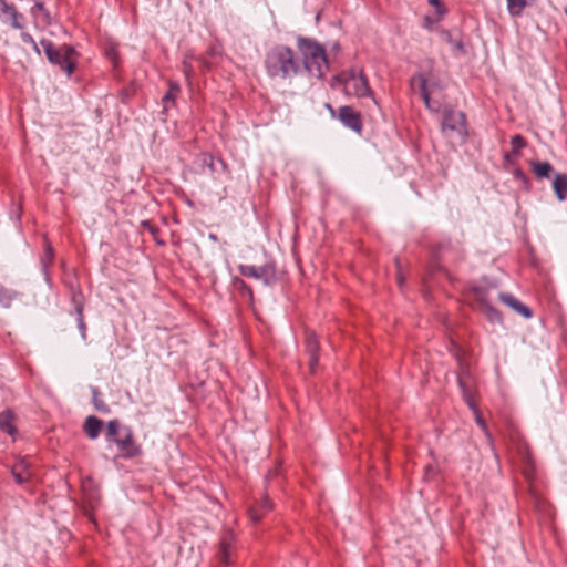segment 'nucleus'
Instances as JSON below:
<instances>
[{"mask_svg":"<svg viewBox=\"0 0 567 567\" xmlns=\"http://www.w3.org/2000/svg\"><path fill=\"white\" fill-rule=\"evenodd\" d=\"M265 69L272 79L287 80L297 76L302 68L298 54L292 48L276 44L265 54Z\"/></svg>","mask_w":567,"mask_h":567,"instance_id":"nucleus-1","label":"nucleus"},{"mask_svg":"<svg viewBox=\"0 0 567 567\" xmlns=\"http://www.w3.org/2000/svg\"><path fill=\"white\" fill-rule=\"evenodd\" d=\"M297 49L302 56L303 69L313 78H323L328 70L324 48L312 39L299 37Z\"/></svg>","mask_w":567,"mask_h":567,"instance_id":"nucleus-2","label":"nucleus"},{"mask_svg":"<svg viewBox=\"0 0 567 567\" xmlns=\"http://www.w3.org/2000/svg\"><path fill=\"white\" fill-rule=\"evenodd\" d=\"M105 436L109 442L116 445L123 457L132 458L142 453L141 446L134 440L133 431L123 426L116 419L107 422Z\"/></svg>","mask_w":567,"mask_h":567,"instance_id":"nucleus-3","label":"nucleus"},{"mask_svg":"<svg viewBox=\"0 0 567 567\" xmlns=\"http://www.w3.org/2000/svg\"><path fill=\"white\" fill-rule=\"evenodd\" d=\"M348 96L363 97L372 94L368 79L362 69L351 68L343 70L336 78Z\"/></svg>","mask_w":567,"mask_h":567,"instance_id":"nucleus-4","label":"nucleus"},{"mask_svg":"<svg viewBox=\"0 0 567 567\" xmlns=\"http://www.w3.org/2000/svg\"><path fill=\"white\" fill-rule=\"evenodd\" d=\"M40 44L51 63L60 65L68 75L73 73L75 68V61L72 60V54L74 53L73 48L63 47L56 49L50 40H41Z\"/></svg>","mask_w":567,"mask_h":567,"instance_id":"nucleus-5","label":"nucleus"},{"mask_svg":"<svg viewBox=\"0 0 567 567\" xmlns=\"http://www.w3.org/2000/svg\"><path fill=\"white\" fill-rule=\"evenodd\" d=\"M239 271L245 277L262 280L265 284L271 282L276 277L275 267L272 265H265L256 267L252 265H240Z\"/></svg>","mask_w":567,"mask_h":567,"instance_id":"nucleus-6","label":"nucleus"},{"mask_svg":"<svg viewBox=\"0 0 567 567\" xmlns=\"http://www.w3.org/2000/svg\"><path fill=\"white\" fill-rule=\"evenodd\" d=\"M441 126L443 131L461 133L465 130V116L463 113H456L453 110H445Z\"/></svg>","mask_w":567,"mask_h":567,"instance_id":"nucleus-7","label":"nucleus"},{"mask_svg":"<svg viewBox=\"0 0 567 567\" xmlns=\"http://www.w3.org/2000/svg\"><path fill=\"white\" fill-rule=\"evenodd\" d=\"M339 120L349 128L361 132L362 121L360 114L354 111L351 106H341L338 110Z\"/></svg>","mask_w":567,"mask_h":567,"instance_id":"nucleus-8","label":"nucleus"},{"mask_svg":"<svg viewBox=\"0 0 567 567\" xmlns=\"http://www.w3.org/2000/svg\"><path fill=\"white\" fill-rule=\"evenodd\" d=\"M224 50L219 42L213 43L206 53L198 59L202 70L209 71L218 60L223 59Z\"/></svg>","mask_w":567,"mask_h":567,"instance_id":"nucleus-9","label":"nucleus"},{"mask_svg":"<svg viewBox=\"0 0 567 567\" xmlns=\"http://www.w3.org/2000/svg\"><path fill=\"white\" fill-rule=\"evenodd\" d=\"M11 474L19 485L30 482L33 475L30 464L25 458H18L16 461L11 467Z\"/></svg>","mask_w":567,"mask_h":567,"instance_id":"nucleus-10","label":"nucleus"},{"mask_svg":"<svg viewBox=\"0 0 567 567\" xmlns=\"http://www.w3.org/2000/svg\"><path fill=\"white\" fill-rule=\"evenodd\" d=\"M319 341L315 333H308L306 338V351L309 355V369L311 373L316 372L319 360Z\"/></svg>","mask_w":567,"mask_h":567,"instance_id":"nucleus-11","label":"nucleus"},{"mask_svg":"<svg viewBox=\"0 0 567 567\" xmlns=\"http://www.w3.org/2000/svg\"><path fill=\"white\" fill-rule=\"evenodd\" d=\"M235 537L231 532H226L219 542V559L225 566L230 564V555L233 553V544Z\"/></svg>","mask_w":567,"mask_h":567,"instance_id":"nucleus-12","label":"nucleus"},{"mask_svg":"<svg viewBox=\"0 0 567 567\" xmlns=\"http://www.w3.org/2000/svg\"><path fill=\"white\" fill-rule=\"evenodd\" d=\"M499 299L502 300L503 303H505L506 306L512 308L514 311H516L517 313H519L524 318H526V319L532 318V316H533L532 310L527 306L523 305L513 295L501 293L499 295Z\"/></svg>","mask_w":567,"mask_h":567,"instance_id":"nucleus-13","label":"nucleus"},{"mask_svg":"<svg viewBox=\"0 0 567 567\" xmlns=\"http://www.w3.org/2000/svg\"><path fill=\"white\" fill-rule=\"evenodd\" d=\"M477 301L480 311L485 315L489 321L499 322L502 320L501 313L487 302L484 293L481 291L477 292Z\"/></svg>","mask_w":567,"mask_h":567,"instance_id":"nucleus-14","label":"nucleus"},{"mask_svg":"<svg viewBox=\"0 0 567 567\" xmlns=\"http://www.w3.org/2000/svg\"><path fill=\"white\" fill-rule=\"evenodd\" d=\"M102 426L103 422L99 417L91 415L86 417L83 425V431L89 439L95 440L99 437Z\"/></svg>","mask_w":567,"mask_h":567,"instance_id":"nucleus-15","label":"nucleus"},{"mask_svg":"<svg viewBox=\"0 0 567 567\" xmlns=\"http://www.w3.org/2000/svg\"><path fill=\"white\" fill-rule=\"evenodd\" d=\"M553 189L558 200L563 202L567 198V174H555L553 179Z\"/></svg>","mask_w":567,"mask_h":567,"instance_id":"nucleus-16","label":"nucleus"},{"mask_svg":"<svg viewBox=\"0 0 567 567\" xmlns=\"http://www.w3.org/2000/svg\"><path fill=\"white\" fill-rule=\"evenodd\" d=\"M272 509L271 502L265 497L260 504L249 508L248 514L254 523H258L262 516Z\"/></svg>","mask_w":567,"mask_h":567,"instance_id":"nucleus-17","label":"nucleus"},{"mask_svg":"<svg viewBox=\"0 0 567 567\" xmlns=\"http://www.w3.org/2000/svg\"><path fill=\"white\" fill-rule=\"evenodd\" d=\"M14 415L10 410H4L0 413V429L1 431L14 436L17 430L13 424Z\"/></svg>","mask_w":567,"mask_h":567,"instance_id":"nucleus-18","label":"nucleus"},{"mask_svg":"<svg viewBox=\"0 0 567 567\" xmlns=\"http://www.w3.org/2000/svg\"><path fill=\"white\" fill-rule=\"evenodd\" d=\"M181 87L176 82L169 81L168 82V91L163 96V104L164 109L167 110L171 106L175 105V101L179 94Z\"/></svg>","mask_w":567,"mask_h":567,"instance_id":"nucleus-19","label":"nucleus"},{"mask_svg":"<svg viewBox=\"0 0 567 567\" xmlns=\"http://www.w3.org/2000/svg\"><path fill=\"white\" fill-rule=\"evenodd\" d=\"M532 169L538 178H548L553 166L548 162L533 161L530 162Z\"/></svg>","mask_w":567,"mask_h":567,"instance_id":"nucleus-20","label":"nucleus"},{"mask_svg":"<svg viewBox=\"0 0 567 567\" xmlns=\"http://www.w3.org/2000/svg\"><path fill=\"white\" fill-rule=\"evenodd\" d=\"M533 2L534 0H507V9L511 16L518 17Z\"/></svg>","mask_w":567,"mask_h":567,"instance_id":"nucleus-21","label":"nucleus"},{"mask_svg":"<svg viewBox=\"0 0 567 567\" xmlns=\"http://www.w3.org/2000/svg\"><path fill=\"white\" fill-rule=\"evenodd\" d=\"M458 384L462 388V392H463V399L464 401L466 402V404L468 405V408L472 410V411H475L478 409L477 404H476V401L474 399V395L472 393V391H470L465 384H464V381L462 378H458Z\"/></svg>","mask_w":567,"mask_h":567,"instance_id":"nucleus-22","label":"nucleus"},{"mask_svg":"<svg viewBox=\"0 0 567 567\" xmlns=\"http://www.w3.org/2000/svg\"><path fill=\"white\" fill-rule=\"evenodd\" d=\"M420 84H421V95H422V99H423L425 105L427 106V109H430L434 112H437L439 107L432 106V104H431V97H430L431 93L427 89V81L423 75H420Z\"/></svg>","mask_w":567,"mask_h":567,"instance_id":"nucleus-23","label":"nucleus"},{"mask_svg":"<svg viewBox=\"0 0 567 567\" xmlns=\"http://www.w3.org/2000/svg\"><path fill=\"white\" fill-rule=\"evenodd\" d=\"M473 413L475 416L476 424L482 429V431L485 433L486 437L492 442V435L488 432L487 424H486L485 420L483 419L480 410L477 409V410L473 411Z\"/></svg>","mask_w":567,"mask_h":567,"instance_id":"nucleus-24","label":"nucleus"},{"mask_svg":"<svg viewBox=\"0 0 567 567\" xmlns=\"http://www.w3.org/2000/svg\"><path fill=\"white\" fill-rule=\"evenodd\" d=\"M511 145L515 153H518L526 146L525 138L522 135H515L511 138Z\"/></svg>","mask_w":567,"mask_h":567,"instance_id":"nucleus-25","label":"nucleus"},{"mask_svg":"<svg viewBox=\"0 0 567 567\" xmlns=\"http://www.w3.org/2000/svg\"><path fill=\"white\" fill-rule=\"evenodd\" d=\"M105 54L114 64L117 63L118 48L116 44H114V43L109 44V47L105 48Z\"/></svg>","mask_w":567,"mask_h":567,"instance_id":"nucleus-26","label":"nucleus"},{"mask_svg":"<svg viewBox=\"0 0 567 567\" xmlns=\"http://www.w3.org/2000/svg\"><path fill=\"white\" fill-rule=\"evenodd\" d=\"M183 72H184V74L186 76V80L188 82H190V79L193 76L194 70H193V65H192V60L188 59L187 56L183 61Z\"/></svg>","mask_w":567,"mask_h":567,"instance_id":"nucleus-27","label":"nucleus"},{"mask_svg":"<svg viewBox=\"0 0 567 567\" xmlns=\"http://www.w3.org/2000/svg\"><path fill=\"white\" fill-rule=\"evenodd\" d=\"M12 298H13V292L6 290V289H0V302L4 307L10 306Z\"/></svg>","mask_w":567,"mask_h":567,"instance_id":"nucleus-28","label":"nucleus"},{"mask_svg":"<svg viewBox=\"0 0 567 567\" xmlns=\"http://www.w3.org/2000/svg\"><path fill=\"white\" fill-rule=\"evenodd\" d=\"M429 3L435 8L437 14L440 17H443L446 14L447 10L446 8L443 6V3L441 2V0H429Z\"/></svg>","mask_w":567,"mask_h":567,"instance_id":"nucleus-29","label":"nucleus"},{"mask_svg":"<svg viewBox=\"0 0 567 567\" xmlns=\"http://www.w3.org/2000/svg\"><path fill=\"white\" fill-rule=\"evenodd\" d=\"M76 312H78V324H79L80 330L82 331V336L84 337L85 336V323H84V318H83V306H81V305L78 306Z\"/></svg>","mask_w":567,"mask_h":567,"instance_id":"nucleus-30","label":"nucleus"},{"mask_svg":"<svg viewBox=\"0 0 567 567\" xmlns=\"http://www.w3.org/2000/svg\"><path fill=\"white\" fill-rule=\"evenodd\" d=\"M95 408L100 411L107 412L109 409L103 402H99L96 399L94 400Z\"/></svg>","mask_w":567,"mask_h":567,"instance_id":"nucleus-31","label":"nucleus"},{"mask_svg":"<svg viewBox=\"0 0 567 567\" xmlns=\"http://www.w3.org/2000/svg\"><path fill=\"white\" fill-rule=\"evenodd\" d=\"M45 256H47V258H48V260H49V261H51V260H52V258H53V249H52V247H51V246H48V247L45 248Z\"/></svg>","mask_w":567,"mask_h":567,"instance_id":"nucleus-32","label":"nucleus"},{"mask_svg":"<svg viewBox=\"0 0 567 567\" xmlns=\"http://www.w3.org/2000/svg\"><path fill=\"white\" fill-rule=\"evenodd\" d=\"M143 225H145L146 227H148V229H150L152 233H154V231H155L154 227H152V226L150 225V223H148V221H144V223H143Z\"/></svg>","mask_w":567,"mask_h":567,"instance_id":"nucleus-33","label":"nucleus"},{"mask_svg":"<svg viewBox=\"0 0 567 567\" xmlns=\"http://www.w3.org/2000/svg\"><path fill=\"white\" fill-rule=\"evenodd\" d=\"M327 107L329 109V111L331 112V114H334V111L332 109V106L330 104H327Z\"/></svg>","mask_w":567,"mask_h":567,"instance_id":"nucleus-34","label":"nucleus"},{"mask_svg":"<svg viewBox=\"0 0 567 567\" xmlns=\"http://www.w3.org/2000/svg\"><path fill=\"white\" fill-rule=\"evenodd\" d=\"M0 2H2V0H0Z\"/></svg>","mask_w":567,"mask_h":567,"instance_id":"nucleus-35","label":"nucleus"}]
</instances>
